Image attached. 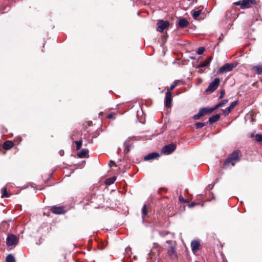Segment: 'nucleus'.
I'll use <instances>...</instances> for the list:
<instances>
[{"label": "nucleus", "mask_w": 262, "mask_h": 262, "mask_svg": "<svg viewBox=\"0 0 262 262\" xmlns=\"http://www.w3.org/2000/svg\"><path fill=\"white\" fill-rule=\"evenodd\" d=\"M75 143L76 144L77 150H79L82 146V140H80L79 141H75Z\"/></svg>", "instance_id": "nucleus-30"}, {"label": "nucleus", "mask_w": 262, "mask_h": 262, "mask_svg": "<svg viewBox=\"0 0 262 262\" xmlns=\"http://www.w3.org/2000/svg\"><path fill=\"white\" fill-rule=\"evenodd\" d=\"M255 139L258 142L262 143V135H260V134L256 135Z\"/></svg>", "instance_id": "nucleus-31"}, {"label": "nucleus", "mask_w": 262, "mask_h": 262, "mask_svg": "<svg viewBox=\"0 0 262 262\" xmlns=\"http://www.w3.org/2000/svg\"><path fill=\"white\" fill-rule=\"evenodd\" d=\"M166 243L169 244L167 249V252L168 256L171 259H176L178 257V254L176 251V244L171 241H167Z\"/></svg>", "instance_id": "nucleus-2"}, {"label": "nucleus", "mask_w": 262, "mask_h": 262, "mask_svg": "<svg viewBox=\"0 0 262 262\" xmlns=\"http://www.w3.org/2000/svg\"><path fill=\"white\" fill-rule=\"evenodd\" d=\"M89 150L87 149H83L80 152L77 154V156L80 158H83L86 157L88 154Z\"/></svg>", "instance_id": "nucleus-19"}, {"label": "nucleus", "mask_w": 262, "mask_h": 262, "mask_svg": "<svg viewBox=\"0 0 262 262\" xmlns=\"http://www.w3.org/2000/svg\"><path fill=\"white\" fill-rule=\"evenodd\" d=\"M207 123V122H197L195 124V126L196 128L199 129L205 126Z\"/></svg>", "instance_id": "nucleus-27"}, {"label": "nucleus", "mask_w": 262, "mask_h": 262, "mask_svg": "<svg viewBox=\"0 0 262 262\" xmlns=\"http://www.w3.org/2000/svg\"><path fill=\"white\" fill-rule=\"evenodd\" d=\"M179 200H180V202H185H185H188V201H186V200H185L183 198V197H182V196H180L179 197Z\"/></svg>", "instance_id": "nucleus-34"}, {"label": "nucleus", "mask_w": 262, "mask_h": 262, "mask_svg": "<svg viewBox=\"0 0 262 262\" xmlns=\"http://www.w3.org/2000/svg\"><path fill=\"white\" fill-rule=\"evenodd\" d=\"M252 71L258 75L262 74V64L253 66Z\"/></svg>", "instance_id": "nucleus-14"}, {"label": "nucleus", "mask_w": 262, "mask_h": 262, "mask_svg": "<svg viewBox=\"0 0 262 262\" xmlns=\"http://www.w3.org/2000/svg\"><path fill=\"white\" fill-rule=\"evenodd\" d=\"M60 152V156H62V155H63V153H64V152H63V150H61V151H60V152Z\"/></svg>", "instance_id": "nucleus-38"}, {"label": "nucleus", "mask_w": 262, "mask_h": 262, "mask_svg": "<svg viewBox=\"0 0 262 262\" xmlns=\"http://www.w3.org/2000/svg\"><path fill=\"white\" fill-rule=\"evenodd\" d=\"M189 24L188 20L185 18H181L178 22L179 27L183 28L186 27Z\"/></svg>", "instance_id": "nucleus-13"}, {"label": "nucleus", "mask_w": 262, "mask_h": 262, "mask_svg": "<svg viewBox=\"0 0 262 262\" xmlns=\"http://www.w3.org/2000/svg\"><path fill=\"white\" fill-rule=\"evenodd\" d=\"M205 50V48L204 47H200L198 50L196 51V53L198 54V55H201L203 53L204 51Z\"/></svg>", "instance_id": "nucleus-32"}, {"label": "nucleus", "mask_w": 262, "mask_h": 262, "mask_svg": "<svg viewBox=\"0 0 262 262\" xmlns=\"http://www.w3.org/2000/svg\"><path fill=\"white\" fill-rule=\"evenodd\" d=\"M225 94V90H223L220 91V95L219 96V99H222L223 98L224 95Z\"/></svg>", "instance_id": "nucleus-33"}, {"label": "nucleus", "mask_w": 262, "mask_h": 262, "mask_svg": "<svg viewBox=\"0 0 262 262\" xmlns=\"http://www.w3.org/2000/svg\"><path fill=\"white\" fill-rule=\"evenodd\" d=\"M237 103V102L236 101L232 102L230 105L224 111L225 115H227L231 112V111L234 108Z\"/></svg>", "instance_id": "nucleus-16"}, {"label": "nucleus", "mask_w": 262, "mask_h": 262, "mask_svg": "<svg viewBox=\"0 0 262 262\" xmlns=\"http://www.w3.org/2000/svg\"><path fill=\"white\" fill-rule=\"evenodd\" d=\"M203 116V114L202 112H201V111L200 110L199 112L198 113V114L195 115L193 118L194 120H198Z\"/></svg>", "instance_id": "nucleus-28"}, {"label": "nucleus", "mask_w": 262, "mask_h": 262, "mask_svg": "<svg viewBox=\"0 0 262 262\" xmlns=\"http://www.w3.org/2000/svg\"><path fill=\"white\" fill-rule=\"evenodd\" d=\"M172 93L171 92H167L166 93V97L165 98V105L167 107H170L171 106V98Z\"/></svg>", "instance_id": "nucleus-9"}, {"label": "nucleus", "mask_w": 262, "mask_h": 262, "mask_svg": "<svg viewBox=\"0 0 262 262\" xmlns=\"http://www.w3.org/2000/svg\"><path fill=\"white\" fill-rule=\"evenodd\" d=\"M178 81L176 80L173 84H172L169 87V91L168 92H171L178 85Z\"/></svg>", "instance_id": "nucleus-29"}, {"label": "nucleus", "mask_w": 262, "mask_h": 262, "mask_svg": "<svg viewBox=\"0 0 262 262\" xmlns=\"http://www.w3.org/2000/svg\"><path fill=\"white\" fill-rule=\"evenodd\" d=\"M220 118V114H215L213 116L211 117L209 119V122L210 123H213L217 121Z\"/></svg>", "instance_id": "nucleus-18"}, {"label": "nucleus", "mask_w": 262, "mask_h": 262, "mask_svg": "<svg viewBox=\"0 0 262 262\" xmlns=\"http://www.w3.org/2000/svg\"><path fill=\"white\" fill-rule=\"evenodd\" d=\"M215 110L216 109L215 108V107H213L212 108L203 107L200 109V110L202 112L203 115H204L205 114H210Z\"/></svg>", "instance_id": "nucleus-15"}, {"label": "nucleus", "mask_w": 262, "mask_h": 262, "mask_svg": "<svg viewBox=\"0 0 262 262\" xmlns=\"http://www.w3.org/2000/svg\"><path fill=\"white\" fill-rule=\"evenodd\" d=\"M211 60H212V57L211 56L208 57L202 63L198 65V68H203V67H205L208 66L210 64Z\"/></svg>", "instance_id": "nucleus-17"}, {"label": "nucleus", "mask_w": 262, "mask_h": 262, "mask_svg": "<svg viewBox=\"0 0 262 262\" xmlns=\"http://www.w3.org/2000/svg\"><path fill=\"white\" fill-rule=\"evenodd\" d=\"M158 29L157 30L160 32H163L169 26L168 21H164L162 20H159L158 22Z\"/></svg>", "instance_id": "nucleus-8"}, {"label": "nucleus", "mask_w": 262, "mask_h": 262, "mask_svg": "<svg viewBox=\"0 0 262 262\" xmlns=\"http://www.w3.org/2000/svg\"><path fill=\"white\" fill-rule=\"evenodd\" d=\"M13 143L11 141H7L4 143L3 147L6 150H8L12 147Z\"/></svg>", "instance_id": "nucleus-20"}, {"label": "nucleus", "mask_w": 262, "mask_h": 262, "mask_svg": "<svg viewBox=\"0 0 262 262\" xmlns=\"http://www.w3.org/2000/svg\"><path fill=\"white\" fill-rule=\"evenodd\" d=\"M195 204H195V203L193 202V203H192L191 204H190L189 205V207L190 208H192V207H194V206L195 205Z\"/></svg>", "instance_id": "nucleus-35"}, {"label": "nucleus", "mask_w": 262, "mask_h": 262, "mask_svg": "<svg viewBox=\"0 0 262 262\" xmlns=\"http://www.w3.org/2000/svg\"><path fill=\"white\" fill-rule=\"evenodd\" d=\"M160 157L159 154L157 152H151L149 153L147 155L145 156L144 158V160L145 161H148L152 159H155Z\"/></svg>", "instance_id": "nucleus-11"}, {"label": "nucleus", "mask_w": 262, "mask_h": 262, "mask_svg": "<svg viewBox=\"0 0 262 262\" xmlns=\"http://www.w3.org/2000/svg\"><path fill=\"white\" fill-rule=\"evenodd\" d=\"M236 66L235 63H226L221 67L219 70V73L222 74L231 71Z\"/></svg>", "instance_id": "nucleus-4"}, {"label": "nucleus", "mask_w": 262, "mask_h": 262, "mask_svg": "<svg viewBox=\"0 0 262 262\" xmlns=\"http://www.w3.org/2000/svg\"><path fill=\"white\" fill-rule=\"evenodd\" d=\"M110 167H112L113 165H115V163L113 162V161H111V163L109 164Z\"/></svg>", "instance_id": "nucleus-37"}, {"label": "nucleus", "mask_w": 262, "mask_h": 262, "mask_svg": "<svg viewBox=\"0 0 262 262\" xmlns=\"http://www.w3.org/2000/svg\"><path fill=\"white\" fill-rule=\"evenodd\" d=\"M220 82V80L218 78H216L214 79V80L210 83L208 87L207 88L206 91L213 92L215 91L217 88L218 87L219 83Z\"/></svg>", "instance_id": "nucleus-7"}, {"label": "nucleus", "mask_w": 262, "mask_h": 262, "mask_svg": "<svg viewBox=\"0 0 262 262\" xmlns=\"http://www.w3.org/2000/svg\"><path fill=\"white\" fill-rule=\"evenodd\" d=\"M51 211L56 214H61L65 212V210L62 207L53 206L51 207Z\"/></svg>", "instance_id": "nucleus-10"}, {"label": "nucleus", "mask_w": 262, "mask_h": 262, "mask_svg": "<svg viewBox=\"0 0 262 262\" xmlns=\"http://www.w3.org/2000/svg\"><path fill=\"white\" fill-rule=\"evenodd\" d=\"M113 116H114V115L113 114H110L107 115V118L109 119H112V118H113Z\"/></svg>", "instance_id": "nucleus-36"}, {"label": "nucleus", "mask_w": 262, "mask_h": 262, "mask_svg": "<svg viewBox=\"0 0 262 262\" xmlns=\"http://www.w3.org/2000/svg\"><path fill=\"white\" fill-rule=\"evenodd\" d=\"M176 148V145L174 144H170L164 146L162 151L165 155H169L172 153Z\"/></svg>", "instance_id": "nucleus-5"}, {"label": "nucleus", "mask_w": 262, "mask_h": 262, "mask_svg": "<svg viewBox=\"0 0 262 262\" xmlns=\"http://www.w3.org/2000/svg\"><path fill=\"white\" fill-rule=\"evenodd\" d=\"M228 101V99H225L223 100L222 101H221L220 103L215 105V108L217 109V108L223 106L224 105H225L226 103H227Z\"/></svg>", "instance_id": "nucleus-26"}, {"label": "nucleus", "mask_w": 262, "mask_h": 262, "mask_svg": "<svg viewBox=\"0 0 262 262\" xmlns=\"http://www.w3.org/2000/svg\"><path fill=\"white\" fill-rule=\"evenodd\" d=\"M239 160V152L237 150L233 151L230 157L226 159L223 164L224 167L226 168L230 164L232 166Z\"/></svg>", "instance_id": "nucleus-1"}, {"label": "nucleus", "mask_w": 262, "mask_h": 262, "mask_svg": "<svg viewBox=\"0 0 262 262\" xmlns=\"http://www.w3.org/2000/svg\"><path fill=\"white\" fill-rule=\"evenodd\" d=\"M6 262H15V259L12 254H9L7 256L6 258Z\"/></svg>", "instance_id": "nucleus-23"}, {"label": "nucleus", "mask_w": 262, "mask_h": 262, "mask_svg": "<svg viewBox=\"0 0 262 262\" xmlns=\"http://www.w3.org/2000/svg\"><path fill=\"white\" fill-rule=\"evenodd\" d=\"M235 6H240L242 9H248L256 5V0H241L234 3Z\"/></svg>", "instance_id": "nucleus-3"}, {"label": "nucleus", "mask_w": 262, "mask_h": 262, "mask_svg": "<svg viewBox=\"0 0 262 262\" xmlns=\"http://www.w3.org/2000/svg\"><path fill=\"white\" fill-rule=\"evenodd\" d=\"M116 181V177H113L108 179H107L105 181V183L107 185H111L113 184Z\"/></svg>", "instance_id": "nucleus-24"}, {"label": "nucleus", "mask_w": 262, "mask_h": 262, "mask_svg": "<svg viewBox=\"0 0 262 262\" xmlns=\"http://www.w3.org/2000/svg\"><path fill=\"white\" fill-rule=\"evenodd\" d=\"M18 242V239L15 235L11 234L7 238V244L9 246L16 245Z\"/></svg>", "instance_id": "nucleus-6"}, {"label": "nucleus", "mask_w": 262, "mask_h": 262, "mask_svg": "<svg viewBox=\"0 0 262 262\" xmlns=\"http://www.w3.org/2000/svg\"><path fill=\"white\" fill-rule=\"evenodd\" d=\"M201 13V10L193 11L192 13V15L193 18L195 19H197L198 17L199 16Z\"/></svg>", "instance_id": "nucleus-25"}, {"label": "nucleus", "mask_w": 262, "mask_h": 262, "mask_svg": "<svg viewBox=\"0 0 262 262\" xmlns=\"http://www.w3.org/2000/svg\"><path fill=\"white\" fill-rule=\"evenodd\" d=\"M2 192V198H8L10 196V194L7 192V188L6 187H3L1 189Z\"/></svg>", "instance_id": "nucleus-22"}, {"label": "nucleus", "mask_w": 262, "mask_h": 262, "mask_svg": "<svg viewBox=\"0 0 262 262\" xmlns=\"http://www.w3.org/2000/svg\"><path fill=\"white\" fill-rule=\"evenodd\" d=\"M147 216V209H146V205L145 204H144L142 209V217L143 222L144 221L145 219L146 218V217Z\"/></svg>", "instance_id": "nucleus-21"}, {"label": "nucleus", "mask_w": 262, "mask_h": 262, "mask_svg": "<svg viewBox=\"0 0 262 262\" xmlns=\"http://www.w3.org/2000/svg\"><path fill=\"white\" fill-rule=\"evenodd\" d=\"M200 246V244L198 241H192L191 243V247L193 252L198 251Z\"/></svg>", "instance_id": "nucleus-12"}]
</instances>
